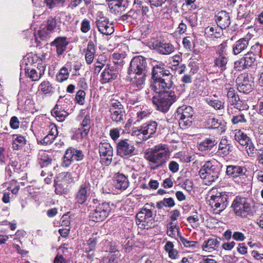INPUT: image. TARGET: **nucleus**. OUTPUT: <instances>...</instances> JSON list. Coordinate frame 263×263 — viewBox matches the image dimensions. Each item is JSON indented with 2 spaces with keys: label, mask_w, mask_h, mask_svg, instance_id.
Segmentation results:
<instances>
[{
  "label": "nucleus",
  "mask_w": 263,
  "mask_h": 263,
  "mask_svg": "<svg viewBox=\"0 0 263 263\" xmlns=\"http://www.w3.org/2000/svg\"><path fill=\"white\" fill-rule=\"evenodd\" d=\"M173 78V74L168 70L165 69L164 65H157L152 69L150 88L159 95L172 88Z\"/></svg>",
  "instance_id": "1"
},
{
  "label": "nucleus",
  "mask_w": 263,
  "mask_h": 263,
  "mask_svg": "<svg viewBox=\"0 0 263 263\" xmlns=\"http://www.w3.org/2000/svg\"><path fill=\"white\" fill-rule=\"evenodd\" d=\"M148 70L145 58L141 55L134 57L128 69V77L132 85L138 88L141 87L145 83Z\"/></svg>",
  "instance_id": "2"
},
{
  "label": "nucleus",
  "mask_w": 263,
  "mask_h": 263,
  "mask_svg": "<svg viewBox=\"0 0 263 263\" xmlns=\"http://www.w3.org/2000/svg\"><path fill=\"white\" fill-rule=\"evenodd\" d=\"M147 155L146 160L154 165L151 168L155 170L165 164L170 159V152L167 145L159 144L151 148Z\"/></svg>",
  "instance_id": "3"
},
{
  "label": "nucleus",
  "mask_w": 263,
  "mask_h": 263,
  "mask_svg": "<svg viewBox=\"0 0 263 263\" xmlns=\"http://www.w3.org/2000/svg\"><path fill=\"white\" fill-rule=\"evenodd\" d=\"M220 168L217 162L211 160L205 162L201 166L199 175L206 185H210L219 178Z\"/></svg>",
  "instance_id": "4"
},
{
  "label": "nucleus",
  "mask_w": 263,
  "mask_h": 263,
  "mask_svg": "<svg viewBox=\"0 0 263 263\" xmlns=\"http://www.w3.org/2000/svg\"><path fill=\"white\" fill-rule=\"evenodd\" d=\"M176 100V93L174 91L166 90L159 95L154 96L152 101L158 110L166 112Z\"/></svg>",
  "instance_id": "5"
},
{
  "label": "nucleus",
  "mask_w": 263,
  "mask_h": 263,
  "mask_svg": "<svg viewBox=\"0 0 263 263\" xmlns=\"http://www.w3.org/2000/svg\"><path fill=\"white\" fill-rule=\"evenodd\" d=\"M229 196L225 192H217L211 196L210 205L214 213L219 214L229 204Z\"/></svg>",
  "instance_id": "6"
},
{
  "label": "nucleus",
  "mask_w": 263,
  "mask_h": 263,
  "mask_svg": "<svg viewBox=\"0 0 263 263\" xmlns=\"http://www.w3.org/2000/svg\"><path fill=\"white\" fill-rule=\"evenodd\" d=\"M193 114V108L190 106L183 105L177 109L176 116L181 128L186 129L192 126L194 121Z\"/></svg>",
  "instance_id": "7"
},
{
  "label": "nucleus",
  "mask_w": 263,
  "mask_h": 263,
  "mask_svg": "<svg viewBox=\"0 0 263 263\" xmlns=\"http://www.w3.org/2000/svg\"><path fill=\"white\" fill-rule=\"evenodd\" d=\"M235 213L242 217H246L252 212V201L250 199L237 197L232 204Z\"/></svg>",
  "instance_id": "8"
},
{
  "label": "nucleus",
  "mask_w": 263,
  "mask_h": 263,
  "mask_svg": "<svg viewBox=\"0 0 263 263\" xmlns=\"http://www.w3.org/2000/svg\"><path fill=\"white\" fill-rule=\"evenodd\" d=\"M157 123L155 121H149L143 124L140 127L133 130L132 135L137 136L141 142L143 141H146L150 138L154 133H155L157 127Z\"/></svg>",
  "instance_id": "9"
},
{
  "label": "nucleus",
  "mask_w": 263,
  "mask_h": 263,
  "mask_svg": "<svg viewBox=\"0 0 263 263\" xmlns=\"http://www.w3.org/2000/svg\"><path fill=\"white\" fill-rule=\"evenodd\" d=\"M111 211L109 202H103L97 205L95 209L89 213L90 220L95 222H100L105 220Z\"/></svg>",
  "instance_id": "10"
},
{
  "label": "nucleus",
  "mask_w": 263,
  "mask_h": 263,
  "mask_svg": "<svg viewBox=\"0 0 263 263\" xmlns=\"http://www.w3.org/2000/svg\"><path fill=\"white\" fill-rule=\"evenodd\" d=\"M72 182L71 174L68 172H62L59 174L54 180L55 192L59 195L68 192V185Z\"/></svg>",
  "instance_id": "11"
},
{
  "label": "nucleus",
  "mask_w": 263,
  "mask_h": 263,
  "mask_svg": "<svg viewBox=\"0 0 263 263\" xmlns=\"http://www.w3.org/2000/svg\"><path fill=\"white\" fill-rule=\"evenodd\" d=\"M110 118L117 124H122L125 120V111L123 105L118 100L111 101L109 108Z\"/></svg>",
  "instance_id": "12"
},
{
  "label": "nucleus",
  "mask_w": 263,
  "mask_h": 263,
  "mask_svg": "<svg viewBox=\"0 0 263 263\" xmlns=\"http://www.w3.org/2000/svg\"><path fill=\"white\" fill-rule=\"evenodd\" d=\"M83 158L84 155L81 151L70 147L65 153L62 165L63 167H67L72 163L74 159L80 161Z\"/></svg>",
  "instance_id": "13"
},
{
  "label": "nucleus",
  "mask_w": 263,
  "mask_h": 263,
  "mask_svg": "<svg viewBox=\"0 0 263 263\" xmlns=\"http://www.w3.org/2000/svg\"><path fill=\"white\" fill-rule=\"evenodd\" d=\"M137 220L140 223L142 222V226L148 229L154 226V219L152 211L144 206L136 215Z\"/></svg>",
  "instance_id": "14"
},
{
  "label": "nucleus",
  "mask_w": 263,
  "mask_h": 263,
  "mask_svg": "<svg viewBox=\"0 0 263 263\" xmlns=\"http://www.w3.org/2000/svg\"><path fill=\"white\" fill-rule=\"evenodd\" d=\"M99 151L102 160L106 165L110 164L113 156V148L110 143L103 140L99 146Z\"/></svg>",
  "instance_id": "15"
},
{
  "label": "nucleus",
  "mask_w": 263,
  "mask_h": 263,
  "mask_svg": "<svg viewBox=\"0 0 263 263\" xmlns=\"http://www.w3.org/2000/svg\"><path fill=\"white\" fill-rule=\"evenodd\" d=\"M247 73L240 74L236 79L237 89L244 93H248L252 90L253 82Z\"/></svg>",
  "instance_id": "16"
},
{
  "label": "nucleus",
  "mask_w": 263,
  "mask_h": 263,
  "mask_svg": "<svg viewBox=\"0 0 263 263\" xmlns=\"http://www.w3.org/2000/svg\"><path fill=\"white\" fill-rule=\"evenodd\" d=\"M117 154L124 157L132 155L135 147L132 143L127 139L121 140L117 144Z\"/></svg>",
  "instance_id": "17"
},
{
  "label": "nucleus",
  "mask_w": 263,
  "mask_h": 263,
  "mask_svg": "<svg viewBox=\"0 0 263 263\" xmlns=\"http://www.w3.org/2000/svg\"><path fill=\"white\" fill-rule=\"evenodd\" d=\"M98 31L103 35H109L114 32L112 24H110L108 18L102 17L96 21Z\"/></svg>",
  "instance_id": "18"
},
{
  "label": "nucleus",
  "mask_w": 263,
  "mask_h": 263,
  "mask_svg": "<svg viewBox=\"0 0 263 263\" xmlns=\"http://www.w3.org/2000/svg\"><path fill=\"white\" fill-rule=\"evenodd\" d=\"M45 70V66L42 64H38L37 67L25 69L26 77L29 78L32 81H36L40 79L44 74Z\"/></svg>",
  "instance_id": "19"
},
{
  "label": "nucleus",
  "mask_w": 263,
  "mask_h": 263,
  "mask_svg": "<svg viewBox=\"0 0 263 263\" xmlns=\"http://www.w3.org/2000/svg\"><path fill=\"white\" fill-rule=\"evenodd\" d=\"M90 186L89 183L81 184L76 194L75 199L81 204L84 203L90 195Z\"/></svg>",
  "instance_id": "20"
},
{
  "label": "nucleus",
  "mask_w": 263,
  "mask_h": 263,
  "mask_svg": "<svg viewBox=\"0 0 263 263\" xmlns=\"http://www.w3.org/2000/svg\"><path fill=\"white\" fill-rule=\"evenodd\" d=\"M235 139L241 145L245 146L248 153L249 151L252 152L254 151V147L248 136L245 134L240 130H236L235 134Z\"/></svg>",
  "instance_id": "21"
},
{
  "label": "nucleus",
  "mask_w": 263,
  "mask_h": 263,
  "mask_svg": "<svg viewBox=\"0 0 263 263\" xmlns=\"http://www.w3.org/2000/svg\"><path fill=\"white\" fill-rule=\"evenodd\" d=\"M215 20L222 29L227 28L231 24L229 14L226 11L218 12L215 16Z\"/></svg>",
  "instance_id": "22"
},
{
  "label": "nucleus",
  "mask_w": 263,
  "mask_h": 263,
  "mask_svg": "<svg viewBox=\"0 0 263 263\" xmlns=\"http://www.w3.org/2000/svg\"><path fill=\"white\" fill-rule=\"evenodd\" d=\"M117 76V73L113 67L107 65V67H105L101 74L100 82L103 84H106L115 80Z\"/></svg>",
  "instance_id": "23"
},
{
  "label": "nucleus",
  "mask_w": 263,
  "mask_h": 263,
  "mask_svg": "<svg viewBox=\"0 0 263 263\" xmlns=\"http://www.w3.org/2000/svg\"><path fill=\"white\" fill-rule=\"evenodd\" d=\"M91 122L90 115L87 114L82 121L81 128L77 131V134H80L82 138L87 136L90 128Z\"/></svg>",
  "instance_id": "24"
},
{
  "label": "nucleus",
  "mask_w": 263,
  "mask_h": 263,
  "mask_svg": "<svg viewBox=\"0 0 263 263\" xmlns=\"http://www.w3.org/2000/svg\"><path fill=\"white\" fill-rule=\"evenodd\" d=\"M141 18V6L133 7V9L130 10L126 14L122 15L123 20L134 21L137 23L140 20Z\"/></svg>",
  "instance_id": "25"
},
{
  "label": "nucleus",
  "mask_w": 263,
  "mask_h": 263,
  "mask_svg": "<svg viewBox=\"0 0 263 263\" xmlns=\"http://www.w3.org/2000/svg\"><path fill=\"white\" fill-rule=\"evenodd\" d=\"M243 167L239 165H229L226 169V174L233 178H237L245 175Z\"/></svg>",
  "instance_id": "26"
},
{
  "label": "nucleus",
  "mask_w": 263,
  "mask_h": 263,
  "mask_svg": "<svg viewBox=\"0 0 263 263\" xmlns=\"http://www.w3.org/2000/svg\"><path fill=\"white\" fill-rule=\"evenodd\" d=\"M68 42L67 41L66 37H59L56 38L50 44L51 46H55L57 49V53L59 55L62 54L66 50Z\"/></svg>",
  "instance_id": "27"
},
{
  "label": "nucleus",
  "mask_w": 263,
  "mask_h": 263,
  "mask_svg": "<svg viewBox=\"0 0 263 263\" xmlns=\"http://www.w3.org/2000/svg\"><path fill=\"white\" fill-rule=\"evenodd\" d=\"M39 164L41 167H45L49 169L54 168V166L52 165V158L45 152L41 151L39 153Z\"/></svg>",
  "instance_id": "28"
},
{
  "label": "nucleus",
  "mask_w": 263,
  "mask_h": 263,
  "mask_svg": "<svg viewBox=\"0 0 263 263\" xmlns=\"http://www.w3.org/2000/svg\"><path fill=\"white\" fill-rule=\"evenodd\" d=\"M230 104L239 110H247L249 105L245 100H241L238 95L228 99Z\"/></svg>",
  "instance_id": "29"
},
{
  "label": "nucleus",
  "mask_w": 263,
  "mask_h": 263,
  "mask_svg": "<svg viewBox=\"0 0 263 263\" xmlns=\"http://www.w3.org/2000/svg\"><path fill=\"white\" fill-rule=\"evenodd\" d=\"M228 58L223 53L222 51L221 53L218 54L214 60V66L217 68L220 72H223L227 69V65L228 63Z\"/></svg>",
  "instance_id": "30"
},
{
  "label": "nucleus",
  "mask_w": 263,
  "mask_h": 263,
  "mask_svg": "<svg viewBox=\"0 0 263 263\" xmlns=\"http://www.w3.org/2000/svg\"><path fill=\"white\" fill-rule=\"evenodd\" d=\"M85 60L87 64H90L92 63L95 53L96 52L95 46L92 41H90L86 49L85 50Z\"/></svg>",
  "instance_id": "31"
},
{
  "label": "nucleus",
  "mask_w": 263,
  "mask_h": 263,
  "mask_svg": "<svg viewBox=\"0 0 263 263\" xmlns=\"http://www.w3.org/2000/svg\"><path fill=\"white\" fill-rule=\"evenodd\" d=\"M217 144V141L214 138H206L197 145L198 149L200 151L211 150Z\"/></svg>",
  "instance_id": "32"
},
{
  "label": "nucleus",
  "mask_w": 263,
  "mask_h": 263,
  "mask_svg": "<svg viewBox=\"0 0 263 263\" xmlns=\"http://www.w3.org/2000/svg\"><path fill=\"white\" fill-rule=\"evenodd\" d=\"M249 45V40L246 38H241L236 41L233 45V52L235 55L238 54L245 50Z\"/></svg>",
  "instance_id": "33"
},
{
  "label": "nucleus",
  "mask_w": 263,
  "mask_h": 263,
  "mask_svg": "<svg viewBox=\"0 0 263 263\" xmlns=\"http://www.w3.org/2000/svg\"><path fill=\"white\" fill-rule=\"evenodd\" d=\"M129 181L127 177L122 174H118L115 181V186L118 189L124 190L128 186Z\"/></svg>",
  "instance_id": "34"
},
{
  "label": "nucleus",
  "mask_w": 263,
  "mask_h": 263,
  "mask_svg": "<svg viewBox=\"0 0 263 263\" xmlns=\"http://www.w3.org/2000/svg\"><path fill=\"white\" fill-rule=\"evenodd\" d=\"M231 146L226 138H222L219 144L217 153L220 156H225L228 155L231 150Z\"/></svg>",
  "instance_id": "35"
},
{
  "label": "nucleus",
  "mask_w": 263,
  "mask_h": 263,
  "mask_svg": "<svg viewBox=\"0 0 263 263\" xmlns=\"http://www.w3.org/2000/svg\"><path fill=\"white\" fill-rule=\"evenodd\" d=\"M58 134L57 127L53 126L49 133L41 141L42 144L48 145L52 143Z\"/></svg>",
  "instance_id": "36"
},
{
  "label": "nucleus",
  "mask_w": 263,
  "mask_h": 263,
  "mask_svg": "<svg viewBox=\"0 0 263 263\" xmlns=\"http://www.w3.org/2000/svg\"><path fill=\"white\" fill-rule=\"evenodd\" d=\"M157 50L163 54H169L174 50L173 46L170 43L159 42L157 45Z\"/></svg>",
  "instance_id": "37"
},
{
  "label": "nucleus",
  "mask_w": 263,
  "mask_h": 263,
  "mask_svg": "<svg viewBox=\"0 0 263 263\" xmlns=\"http://www.w3.org/2000/svg\"><path fill=\"white\" fill-rule=\"evenodd\" d=\"M51 114L60 122L64 121L66 117L68 115V113L67 111L62 110L61 108H59L58 105H56L52 110Z\"/></svg>",
  "instance_id": "38"
},
{
  "label": "nucleus",
  "mask_w": 263,
  "mask_h": 263,
  "mask_svg": "<svg viewBox=\"0 0 263 263\" xmlns=\"http://www.w3.org/2000/svg\"><path fill=\"white\" fill-rule=\"evenodd\" d=\"M167 234L174 238L179 237L180 238V236H181L179 226L173 222H170L167 226Z\"/></svg>",
  "instance_id": "39"
},
{
  "label": "nucleus",
  "mask_w": 263,
  "mask_h": 263,
  "mask_svg": "<svg viewBox=\"0 0 263 263\" xmlns=\"http://www.w3.org/2000/svg\"><path fill=\"white\" fill-rule=\"evenodd\" d=\"M219 243V241L215 238L209 239L204 241L202 245V248L203 251L210 252L211 250L214 249Z\"/></svg>",
  "instance_id": "40"
},
{
  "label": "nucleus",
  "mask_w": 263,
  "mask_h": 263,
  "mask_svg": "<svg viewBox=\"0 0 263 263\" xmlns=\"http://www.w3.org/2000/svg\"><path fill=\"white\" fill-rule=\"evenodd\" d=\"M13 139L12 147L14 149H18L26 144L25 137L21 135H13Z\"/></svg>",
  "instance_id": "41"
},
{
  "label": "nucleus",
  "mask_w": 263,
  "mask_h": 263,
  "mask_svg": "<svg viewBox=\"0 0 263 263\" xmlns=\"http://www.w3.org/2000/svg\"><path fill=\"white\" fill-rule=\"evenodd\" d=\"M175 201L172 198H165L162 200L158 201L156 203V208L162 209L164 206L172 208L175 205Z\"/></svg>",
  "instance_id": "42"
},
{
  "label": "nucleus",
  "mask_w": 263,
  "mask_h": 263,
  "mask_svg": "<svg viewBox=\"0 0 263 263\" xmlns=\"http://www.w3.org/2000/svg\"><path fill=\"white\" fill-rule=\"evenodd\" d=\"M39 88L44 95L52 92L54 89L52 85L48 81H44L42 82L40 84Z\"/></svg>",
  "instance_id": "43"
},
{
  "label": "nucleus",
  "mask_w": 263,
  "mask_h": 263,
  "mask_svg": "<svg viewBox=\"0 0 263 263\" xmlns=\"http://www.w3.org/2000/svg\"><path fill=\"white\" fill-rule=\"evenodd\" d=\"M65 2V0H44V3L49 9H52L58 6L63 7Z\"/></svg>",
  "instance_id": "44"
},
{
  "label": "nucleus",
  "mask_w": 263,
  "mask_h": 263,
  "mask_svg": "<svg viewBox=\"0 0 263 263\" xmlns=\"http://www.w3.org/2000/svg\"><path fill=\"white\" fill-rule=\"evenodd\" d=\"M250 10L247 7L244 5H240L237 12V17L239 19L247 18L249 17Z\"/></svg>",
  "instance_id": "45"
},
{
  "label": "nucleus",
  "mask_w": 263,
  "mask_h": 263,
  "mask_svg": "<svg viewBox=\"0 0 263 263\" xmlns=\"http://www.w3.org/2000/svg\"><path fill=\"white\" fill-rule=\"evenodd\" d=\"M244 63L246 66L249 67H251L256 60V55L252 52H248L243 58Z\"/></svg>",
  "instance_id": "46"
},
{
  "label": "nucleus",
  "mask_w": 263,
  "mask_h": 263,
  "mask_svg": "<svg viewBox=\"0 0 263 263\" xmlns=\"http://www.w3.org/2000/svg\"><path fill=\"white\" fill-rule=\"evenodd\" d=\"M69 77V72L67 68L62 67L56 76L57 80L59 82H63L66 80Z\"/></svg>",
  "instance_id": "47"
},
{
  "label": "nucleus",
  "mask_w": 263,
  "mask_h": 263,
  "mask_svg": "<svg viewBox=\"0 0 263 263\" xmlns=\"http://www.w3.org/2000/svg\"><path fill=\"white\" fill-rule=\"evenodd\" d=\"M207 103L216 109H221L224 107V103L215 99H206Z\"/></svg>",
  "instance_id": "48"
},
{
  "label": "nucleus",
  "mask_w": 263,
  "mask_h": 263,
  "mask_svg": "<svg viewBox=\"0 0 263 263\" xmlns=\"http://www.w3.org/2000/svg\"><path fill=\"white\" fill-rule=\"evenodd\" d=\"M103 243L105 246L103 248L104 251L112 253L118 251L115 243L110 242L107 240H103Z\"/></svg>",
  "instance_id": "49"
},
{
  "label": "nucleus",
  "mask_w": 263,
  "mask_h": 263,
  "mask_svg": "<svg viewBox=\"0 0 263 263\" xmlns=\"http://www.w3.org/2000/svg\"><path fill=\"white\" fill-rule=\"evenodd\" d=\"M206 125L209 128L215 129L218 128L221 125L218 122V119L214 117H209L206 120Z\"/></svg>",
  "instance_id": "50"
},
{
  "label": "nucleus",
  "mask_w": 263,
  "mask_h": 263,
  "mask_svg": "<svg viewBox=\"0 0 263 263\" xmlns=\"http://www.w3.org/2000/svg\"><path fill=\"white\" fill-rule=\"evenodd\" d=\"M231 121L233 124H238L247 122V119L243 114H239L238 115H233L231 119Z\"/></svg>",
  "instance_id": "51"
},
{
  "label": "nucleus",
  "mask_w": 263,
  "mask_h": 263,
  "mask_svg": "<svg viewBox=\"0 0 263 263\" xmlns=\"http://www.w3.org/2000/svg\"><path fill=\"white\" fill-rule=\"evenodd\" d=\"M85 92L84 91L80 90L76 95L75 100L78 104L83 105L85 102Z\"/></svg>",
  "instance_id": "52"
},
{
  "label": "nucleus",
  "mask_w": 263,
  "mask_h": 263,
  "mask_svg": "<svg viewBox=\"0 0 263 263\" xmlns=\"http://www.w3.org/2000/svg\"><path fill=\"white\" fill-rule=\"evenodd\" d=\"M179 239L185 247L195 248L198 244L197 241L187 240L182 236H180Z\"/></svg>",
  "instance_id": "53"
},
{
  "label": "nucleus",
  "mask_w": 263,
  "mask_h": 263,
  "mask_svg": "<svg viewBox=\"0 0 263 263\" xmlns=\"http://www.w3.org/2000/svg\"><path fill=\"white\" fill-rule=\"evenodd\" d=\"M90 29V21L87 19L82 21L81 26V31L83 33H87Z\"/></svg>",
  "instance_id": "54"
},
{
  "label": "nucleus",
  "mask_w": 263,
  "mask_h": 263,
  "mask_svg": "<svg viewBox=\"0 0 263 263\" xmlns=\"http://www.w3.org/2000/svg\"><path fill=\"white\" fill-rule=\"evenodd\" d=\"M96 235L97 234H93L92 237L88 240V245L90 251L93 250L96 247L98 239Z\"/></svg>",
  "instance_id": "55"
},
{
  "label": "nucleus",
  "mask_w": 263,
  "mask_h": 263,
  "mask_svg": "<svg viewBox=\"0 0 263 263\" xmlns=\"http://www.w3.org/2000/svg\"><path fill=\"white\" fill-rule=\"evenodd\" d=\"M57 25L56 21L53 17H50L47 20V29L49 31H52L55 28Z\"/></svg>",
  "instance_id": "56"
},
{
  "label": "nucleus",
  "mask_w": 263,
  "mask_h": 263,
  "mask_svg": "<svg viewBox=\"0 0 263 263\" xmlns=\"http://www.w3.org/2000/svg\"><path fill=\"white\" fill-rule=\"evenodd\" d=\"M112 58L114 59V62L115 64H119L123 62V60L124 58V56L123 54L119 53H114L112 54Z\"/></svg>",
  "instance_id": "57"
},
{
  "label": "nucleus",
  "mask_w": 263,
  "mask_h": 263,
  "mask_svg": "<svg viewBox=\"0 0 263 263\" xmlns=\"http://www.w3.org/2000/svg\"><path fill=\"white\" fill-rule=\"evenodd\" d=\"M234 67L239 71L248 68V67L246 66V64L244 63V60L243 58L236 61L234 63Z\"/></svg>",
  "instance_id": "58"
},
{
  "label": "nucleus",
  "mask_w": 263,
  "mask_h": 263,
  "mask_svg": "<svg viewBox=\"0 0 263 263\" xmlns=\"http://www.w3.org/2000/svg\"><path fill=\"white\" fill-rule=\"evenodd\" d=\"M149 112L146 110L138 111L137 113V121L140 122L141 120L147 117Z\"/></svg>",
  "instance_id": "59"
},
{
  "label": "nucleus",
  "mask_w": 263,
  "mask_h": 263,
  "mask_svg": "<svg viewBox=\"0 0 263 263\" xmlns=\"http://www.w3.org/2000/svg\"><path fill=\"white\" fill-rule=\"evenodd\" d=\"M168 168L172 173H176L179 170V164L176 161H172L168 164Z\"/></svg>",
  "instance_id": "60"
},
{
  "label": "nucleus",
  "mask_w": 263,
  "mask_h": 263,
  "mask_svg": "<svg viewBox=\"0 0 263 263\" xmlns=\"http://www.w3.org/2000/svg\"><path fill=\"white\" fill-rule=\"evenodd\" d=\"M192 38L190 36H186L183 38L182 43L186 49H190L192 47Z\"/></svg>",
  "instance_id": "61"
},
{
  "label": "nucleus",
  "mask_w": 263,
  "mask_h": 263,
  "mask_svg": "<svg viewBox=\"0 0 263 263\" xmlns=\"http://www.w3.org/2000/svg\"><path fill=\"white\" fill-rule=\"evenodd\" d=\"M109 135L114 140H116L120 136L119 130L118 128L110 129Z\"/></svg>",
  "instance_id": "62"
},
{
  "label": "nucleus",
  "mask_w": 263,
  "mask_h": 263,
  "mask_svg": "<svg viewBox=\"0 0 263 263\" xmlns=\"http://www.w3.org/2000/svg\"><path fill=\"white\" fill-rule=\"evenodd\" d=\"M232 237L236 241H243L246 238L244 235L240 232H235L232 235Z\"/></svg>",
  "instance_id": "63"
},
{
  "label": "nucleus",
  "mask_w": 263,
  "mask_h": 263,
  "mask_svg": "<svg viewBox=\"0 0 263 263\" xmlns=\"http://www.w3.org/2000/svg\"><path fill=\"white\" fill-rule=\"evenodd\" d=\"M10 124L13 129H16L19 127L20 122L17 117H12L10 120Z\"/></svg>",
  "instance_id": "64"
}]
</instances>
